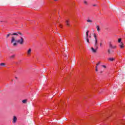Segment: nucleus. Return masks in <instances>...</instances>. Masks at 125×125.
<instances>
[{"mask_svg":"<svg viewBox=\"0 0 125 125\" xmlns=\"http://www.w3.org/2000/svg\"><path fill=\"white\" fill-rule=\"evenodd\" d=\"M15 42V38L14 37H12L11 42L12 43V42Z\"/></svg>","mask_w":125,"mask_h":125,"instance_id":"1a4fd4ad","label":"nucleus"},{"mask_svg":"<svg viewBox=\"0 0 125 125\" xmlns=\"http://www.w3.org/2000/svg\"><path fill=\"white\" fill-rule=\"evenodd\" d=\"M86 41L88 43H89V40L88 39V31L86 32Z\"/></svg>","mask_w":125,"mask_h":125,"instance_id":"39448f33","label":"nucleus"},{"mask_svg":"<svg viewBox=\"0 0 125 125\" xmlns=\"http://www.w3.org/2000/svg\"><path fill=\"white\" fill-rule=\"evenodd\" d=\"M94 38L95 39V44H94V48L93 47H91L92 51V52H94V53L96 52V51L98 49V45L97 43V36H96V35L95 34H94Z\"/></svg>","mask_w":125,"mask_h":125,"instance_id":"f257e3e1","label":"nucleus"},{"mask_svg":"<svg viewBox=\"0 0 125 125\" xmlns=\"http://www.w3.org/2000/svg\"><path fill=\"white\" fill-rule=\"evenodd\" d=\"M10 35H11L12 36H19V35L20 36H22V33H21V32H16V33H14L13 34H7V36H6V38H8V37H9V36H10Z\"/></svg>","mask_w":125,"mask_h":125,"instance_id":"f03ea898","label":"nucleus"},{"mask_svg":"<svg viewBox=\"0 0 125 125\" xmlns=\"http://www.w3.org/2000/svg\"><path fill=\"white\" fill-rule=\"evenodd\" d=\"M60 28H62V25L60 24Z\"/></svg>","mask_w":125,"mask_h":125,"instance_id":"393cba45","label":"nucleus"},{"mask_svg":"<svg viewBox=\"0 0 125 125\" xmlns=\"http://www.w3.org/2000/svg\"><path fill=\"white\" fill-rule=\"evenodd\" d=\"M65 23H66L67 26H70V23H69V21H68V20L66 21Z\"/></svg>","mask_w":125,"mask_h":125,"instance_id":"f8f14e48","label":"nucleus"},{"mask_svg":"<svg viewBox=\"0 0 125 125\" xmlns=\"http://www.w3.org/2000/svg\"><path fill=\"white\" fill-rule=\"evenodd\" d=\"M15 79H16V80H17V77H15Z\"/></svg>","mask_w":125,"mask_h":125,"instance_id":"a878e982","label":"nucleus"},{"mask_svg":"<svg viewBox=\"0 0 125 125\" xmlns=\"http://www.w3.org/2000/svg\"><path fill=\"white\" fill-rule=\"evenodd\" d=\"M119 46L120 48H124V47H125V45H124V43H123L122 42L120 43V44H119Z\"/></svg>","mask_w":125,"mask_h":125,"instance_id":"0eeeda50","label":"nucleus"},{"mask_svg":"<svg viewBox=\"0 0 125 125\" xmlns=\"http://www.w3.org/2000/svg\"><path fill=\"white\" fill-rule=\"evenodd\" d=\"M109 47L110 48H112V49H115V48H117V46H116V45L113 46L112 43L111 42H110L109 43Z\"/></svg>","mask_w":125,"mask_h":125,"instance_id":"20e7f679","label":"nucleus"},{"mask_svg":"<svg viewBox=\"0 0 125 125\" xmlns=\"http://www.w3.org/2000/svg\"><path fill=\"white\" fill-rule=\"evenodd\" d=\"M87 22H88V23H92V21L90 20H87Z\"/></svg>","mask_w":125,"mask_h":125,"instance_id":"2eb2a0df","label":"nucleus"},{"mask_svg":"<svg viewBox=\"0 0 125 125\" xmlns=\"http://www.w3.org/2000/svg\"><path fill=\"white\" fill-rule=\"evenodd\" d=\"M26 102H27V100H22V103L25 104V103H26Z\"/></svg>","mask_w":125,"mask_h":125,"instance_id":"dca6fc26","label":"nucleus"},{"mask_svg":"<svg viewBox=\"0 0 125 125\" xmlns=\"http://www.w3.org/2000/svg\"><path fill=\"white\" fill-rule=\"evenodd\" d=\"M122 42V39H118V42Z\"/></svg>","mask_w":125,"mask_h":125,"instance_id":"a211bd4d","label":"nucleus"},{"mask_svg":"<svg viewBox=\"0 0 125 125\" xmlns=\"http://www.w3.org/2000/svg\"><path fill=\"white\" fill-rule=\"evenodd\" d=\"M15 57V55H13L10 57V58L12 59L14 58Z\"/></svg>","mask_w":125,"mask_h":125,"instance_id":"ddd939ff","label":"nucleus"},{"mask_svg":"<svg viewBox=\"0 0 125 125\" xmlns=\"http://www.w3.org/2000/svg\"><path fill=\"white\" fill-rule=\"evenodd\" d=\"M96 29H97V32H99L100 31V27L99 26V25H97L96 26Z\"/></svg>","mask_w":125,"mask_h":125,"instance_id":"9b49d317","label":"nucleus"},{"mask_svg":"<svg viewBox=\"0 0 125 125\" xmlns=\"http://www.w3.org/2000/svg\"><path fill=\"white\" fill-rule=\"evenodd\" d=\"M102 67H103L104 68H106V66L105 65H102Z\"/></svg>","mask_w":125,"mask_h":125,"instance_id":"b1692460","label":"nucleus"},{"mask_svg":"<svg viewBox=\"0 0 125 125\" xmlns=\"http://www.w3.org/2000/svg\"><path fill=\"white\" fill-rule=\"evenodd\" d=\"M17 42L19 43H20V44H23V43L24 42V39L23 38L21 37V39L18 40Z\"/></svg>","mask_w":125,"mask_h":125,"instance_id":"7ed1b4c3","label":"nucleus"},{"mask_svg":"<svg viewBox=\"0 0 125 125\" xmlns=\"http://www.w3.org/2000/svg\"><path fill=\"white\" fill-rule=\"evenodd\" d=\"M13 45V46H16L17 45V43H16V42L14 43Z\"/></svg>","mask_w":125,"mask_h":125,"instance_id":"f3484780","label":"nucleus"},{"mask_svg":"<svg viewBox=\"0 0 125 125\" xmlns=\"http://www.w3.org/2000/svg\"><path fill=\"white\" fill-rule=\"evenodd\" d=\"M0 65L1 66H2V67H4V66H5V63H1L0 64Z\"/></svg>","mask_w":125,"mask_h":125,"instance_id":"4468645a","label":"nucleus"},{"mask_svg":"<svg viewBox=\"0 0 125 125\" xmlns=\"http://www.w3.org/2000/svg\"><path fill=\"white\" fill-rule=\"evenodd\" d=\"M32 52V49L31 48H29L27 52V54L28 56H30V55H31V53Z\"/></svg>","mask_w":125,"mask_h":125,"instance_id":"423d86ee","label":"nucleus"},{"mask_svg":"<svg viewBox=\"0 0 125 125\" xmlns=\"http://www.w3.org/2000/svg\"><path fill=\"white\" fill-rule=\"evenodd\" d=\"M100 62H99L98 63H97L96 66H98V65H100Z\"/></svg>","mask_w":125,"mask_h":125,"instance_id":"412c9836","label":"nucleus"},{"mask_svg":"<svg viewBox=\"0 0 125 125\" xmlns=\"http://www.w3.org/2000/svg\"><path fill=\"white\" fill-rule=\"evenodd\" d=\"M100 47H101V46H102V42L100 43Z\"/></svg>","mask_w":125,"mask_h":125,"instance_id":"5701e85b","label":"nucleus"},{"mask_svg":"<svg viewBox=\"0 0 125 125\" xmlns=\"http://www.w3.org/2000/svg\"><path fill=\"white\" fill-rule=\"evenodd\" d=\"M98 70L97 69V65L96 66V71L97 72Z\"/></svg>","mask_w":125,"mask_h":125,"instance_id":"4be33fe9","label":"nucleus"},{"mask_svg":"<svg viewBox=\"0 0 125 125\" xmlns=\"http://www.w3.org/2000/svg\"><path fill=\"white\" fill-rule=\"evenodd\" d=\"M108 60H109V61L113 62V61H114V60H115V58H109L108 59Z\"/></svg>","mask_w":125,"mask_h":125,"instance_id":"9d476101","label":"nucleus"},{"mask_svg":"<svg viewBox=\"0 0 125 125\" xmlns=\"http://www.w3.org/2000/svg\"><path fill=\"white\" fill-rule=\"evenodd\" d=\"M16 121H17V118L16 116H14L13 122V123H16Z\"/></svg>","mask_w":125,"mask_h":125,"instance_id":"6e6552de","label":"nucleus"},{"mask_svg":"<svg viewBox=\"0 0 125 125\" xmlns=\"http://www.w3.org/2000/svg\"><path fill=\"white\" fill-rule=\"evenodd\" d=\"M84 4H87V2L86 1H84Z\"/></svg>","mask_w":125,"mask_h":125,"instance_id":"6ab92c4d","label":"nucleus"},{"mask_svg":"<svg viewBox=\"0 0 125 125\" xmlns=\"http://www.w3.org/2000/svg\"><path fill=\"white\" fill-rule=\"evenodd\" d=\"M108 53H109V54H110V53H111V51H110V49H108Z\"/></svg>","mask_w":125,"mask_h":125,"instance_id":"aec40b11","label":"nucleus"}]
</instances>
